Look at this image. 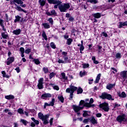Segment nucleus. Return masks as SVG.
I'll return each mask as SVG.
<instances>
[{"instance_id":"obj_17","label":"nucleus","mask_w":127,"mask_h":127,"mask_svg":"<svg viewBox=\"0 0 127 127\" xmlns=\"http://www.w3.org/2000/svg\"><path fill=\"white\" fill-rule=\"evenodd\" d=\"M20 32H21V30H20V29L15 30L13 31V34H15V35H19Z\"/></svg>"},{"instance_id":"obj_23","label":"nucleus","mask_w":127,"mask_h":127,"mask_svg":"<svg viewBox=\"0 0 127 127\" xmlns=\"http://www.w3.org/2000/svg\"><path fill=\"white\" fill-rule=\"evenodd\" d=\"M48 1L50 3H54L56 4H60V3H61V1H58L55 3H54V1L53 0H48Z\"/></svg>"},{"instance_id":"obj_28","label":"nucleus","mask_w":127,"mask_h":127,"mask_svg":"<svg viewBox=\"0 0 127 127\" xmlns=\"http://www.w3.org/2000/svg\"><path fill=\"white\" fill-rule=\"evenodd\" d=\"M92 60L93 61V63H94V64H99V62H98V61H96V57L95 56H92Z\"/></svg>"},{"instance_id":"obj_52","label":"nucleus","mask_w":127,"mask_h":127,"mask_svg":"<svg viewBox=\"0 0 127 127\" xmlns=\"http://www.w3.org/2000/svg\"><path fill=\"white\" fill-rule=\"evenodd\" d=\"M50 106H51L50 105V103L48 104L47 103H45V105L44 106V109H46V107H50Z\"/></svg>"},{"instance_id":"obj_9","label":"nucleus","mask_w":127,"mask_h":127,"mask_svg":"<svg viewBox=\"0 0 127 127\" xmlns=\"http://www.w3.org/2000/svg\"><path fill=\"white\" fill-rule=\"evenodd\" d=\"M38 88L40 90L43 89V78H41L38 80Z\"/></svg>"},{"instance_id":"obj_46","label":"nucleus","mask_w":127,"mask_h":127,"mask_svg":"<svg viewBox=\"0 0 127 127\" xmlns=\"http://www.w3.org/2000/svg\"><path fill=\"white\" fill-rule=\"evenodd\" d=\"M86 75V71H80V77H83V76H85Z\"/></svg>"},{"instance_id":"obj_27","label":"nucleus","mask_w":127,"mask_h":127,"mask_svg":"<svg viewBox=\"0 0 127 127\" xmlns=\"http://www.w3.org/2000/svg\"><path fill=\"white\" fill-rule=\"evenodd\" d=\"M73 42V40L71 38L67 39L66 44L67 45H71V43Z\"/></svg>"},{"instance_id":"obj_56","label":"nucleus","mask_w":127,"mask_h":127,"mask_svg":"<svg viewBox=\"0 0 127 127\" xmlns=\"http://www.w3.org/2000/svg\"><path fill=\"white\" fill-rule=\"evenodd\" d=\"M52 15H56V12L55 10H52L51 12Z\"/></svg>"},{"instance_id":"obj_21","label":"nucleus","mask_w":127,"mask_h":127,"mask_svg":"<svg viewBox=\"0 0 127 127\" xmlns=\"http://www.w3.org/2000/svg\"><path fill=\"white\" fill-rule=\"evenodd\" d=\"M42 25L44 26V28H46V29H48V28H50V25L47 23H43Z\"/></svg>"},{"instance_id":"obj_44","label":"nucleus","mask_w":127,"mask_h":127,"mask_svg":"<svg viewBox=\"0 0 127 127\" xmlns=\"http://www.w3.org/2000/svg\"><path fill=\"white\" fill-rule=\"evenodd\" d=\"M21 123H22L24 126H26L27 124V121L26 120H24V119H21Z\"/></svg>"},{"instance_id":"obj_49","label":"nucleus","mask_w":127,"mask_h":127,"mask_svg":"<svg viewBox=\"0 0 127 127\" xmlns=\"http://www.w3.org/2000/svg\"><path fill=\"white\" fill-rule=\"evenodd\" d=\"M43 70L44 73H45V74L48 73V71H49L48 68L44 67V68H43Z\"/></svg>"},{"instance_id":"obj_10","label":"nucleus","mask_w":127,"mask_h":127,"mask_svg":"<svg viewBox=\"0 0 127 127\" xmlns=\"http://www.w3.org/2000/svg\"><path fill=\"white\" fill-rule=\"evenodd\" d=\"M14 1L16 2V3H17V4H20L21 7H25V6H26L25 4H23V1H21V0H14Z\"/></svg>"},{"instance_id":"obj_31","label":"nucleus","mask_w":127,"mask_h":127,"mask_svg":"<svg viewBox=\"0 0 127 127\" xmlns=\"http://www.w3.org/2000/svg\"><path fill=\"white\" fill-rule=\"evenodd\" d=\"M93 15L95 18H100V17H101L100 13H95Z\"/></svg>"},{"instance_id":"obj_50","label":"nucleus","mask_w":127,"mask_h":127,"mask_svg":"<svg viewBox=\"0 0 127 127\" xmlns=\"http://www.w3.org/2000/svg\"><path fill=\"white\" fill-rule=\"evenodd\" d=\"M53 89H54V90H57V91H59V86H58V85H54L53 86Z\"/></svg>"},{"instance_id":"obj_8","label":"nucleus","mask_w":127,"mask_h":127,"mask_svg":"<svg viewBox=\"0 0 127 127\" xmlns=\"http://www.w3.org/2000/svg\"><path fill=\"white\" fill-rule=\"evenodd\" d=\"M84 109V105L82 107H80L77 105H73V111H74L75 113H78L79 111H81V110H83Z\"/></svg>"},{"instance_id":"obj_29","label":"nucleus","mask_w":127,"mask_h":127,"mask_svg":"<svg viewBox=\"0 0 127 127\" xmlns=\"http://www.w3.org/2000/svg\"><path fill=\"white\" fill-rule=\"evenodd\" d=\"M119 97H121V98H126L127 97V95L125 92H122V93L119 94Z\"/></svg>"},{"instance_id":"obj_2","label":"nucleus","mask_w":127,"mask_h":127,"mask_svg":"<svg viewBox=\"0 0 127 127\" xmlns=\"http://www.w3.org/2000/svg\"><path fill=\"white\" fill-rule=\"evenodd\" d=\"M77 89H78L77 87L73 86V85H71L70 86V88H68L66 89V93H68L70 94L69 100L71 101H72L73 99V94H74V92L75 91H76Z\"/></svg>"},{"instance_id":"obj_62","label":"nucleus","mask_w":127,"mask_h":127,"mask_svg":"<svg viewBox=\"0 0 127 127\" xmlns=\"http://www.w3.org/2000/svg\"><path fill=\"white\" fill-rule=\"evenodd\" d=\"M49 123L50 124V126H52V124H53V118H51L50 120Z\"/></svg>"},{"instance_id":"obj_58","label":"nucleus","mask_w":127,"mask_h":127,"mask_svg":"<svg viewBox=\"0 0 127 127\" xmlns=\"http://www.w3.org/2000/svg\"><path fill=\"white\" fill-rule=\"evenodd\" d=\"M82 105H85V101L84 100H81L79 102V106H82Z\"/></svg>"},{"instance_id":"obj_15","label":"nucleus","mask_w":127,"mask_h":127,"mask_svg":"<svg viewBox=\"0 0 127 127\" xmlns=\"http://www.w3.org/2000/svg\"><path fill=\"white\" fill-rule=\"evenodd\" d=\"M115 86H116L115 83L108 84L106 86V89H107L108 90H112V89H113V88H114Z\"/></svg>"},{"instance_id":"obj_26","label":"nucleus","mask_w":127,"mask_h":127,"mask_svg":"<svg viewBox=\"0 0 127 127\" xmlns=\"http://www.w3.org/2000/svg\"><path fill=\"white\" fill-rule=\"evenodd\" d=\"M58 98L59 100V101L61 102V103H64V97H63V96L59 95L58 97Z\"/></svg>"},{"instance_id":"obj_47","label":"nucleus","mask_w":127,"mask_h":127,"mask_svg":"<svg viewBox=\"0 0 127 127\" xmlns=\"http://www.w3.org/2000/svg\"><path fill=\"white\" fill-rule=\"evenodd\" d=\"M58 63L59 64H61V63L63 64H65L64 63V61L63 60H61L60 59H59V60L58 61Z\"/></svg>"},{"instance_id":"obj_40","label":"nucleus","mask_w":127,"mask_h":127,"mask_svg":"<svg viewBox=\"0 0 127 127\" xmlns=\"http://www.w3.org/2000/svg\"><path fill=\"white\" fill-rule=\"evenodd\" d=\"M55 75H56V73H55V72H51L49 75L50 79H52V78H53V77H54Z\"/></svg>"},{"instance_id":"obj_4","label":"nucleus","mask_w":127,"mask_h":127,"mask_svg":"<svg viewBox=\"0 0 127 127\" xmlns=\"http://www.w3.org/2000/svg\"><path fill=\"white\" fill-rule=\"evenodd\" d=\"M100 97L103 100L105 99H107V100H111L112 101H114V100L111 94H109L106 92L102 93V95Z\"/></svg>"},{"instance_id":"obj_16","label":"nucleus","mask_w":127,"mask_h":127,"mask_svg":"<svg viewBox=\"0 0 127 127\" xmlns=\"http://www.w3.org/2000/svg\"><path fill=\"white\" fill-rule=\"evenodd\" d=\"M89 121L92 123L93 125H97V120L95 119V117H92L91 119H89Z\"/></svg>"},{"instance_id":"obj_32","label":"nucleus","mask_w":127,"mask_h":127,"mask_svg":"<svg viewBox=\"0 0 127 127\" xmlns=\"http://www.w3.org/2000/svg\"><path fill=\"white\" fill-rule=\"evenodd\" d=\"M42 36V37H43V38H44L45 40H47V36L46 35V33H45V32H43Z\"/></svg>"},{"instance_id":"obj_20","label":"nucleus","mask_w":127,"mask_h":127,"mask_svg":"<svg viewBox=\"0 0 127 127\" xmlns=\"http://www.w3.org/2000/svg\"><path fill=\"white\" fill-rule=\"evenodd\" d=\"M101 79V73H99L96 78V80L95 81V83H99V81H100Z\"/></svg>"},{"instance_id":"obj_11","label":"nucleus","mask_w":127,"mask_h":127,"mask_svg":"<svg viewBox=\"0 0 127 127\" xmlns=\"http://www.w3.org/2000/svg\"><path fill=\"white\" fill-rule=\"evenodd\" d=\"M52 97V95L50 93H45L42 95L41 96V99H46L47 98H51Z\"/></svg>"},{"instance_id":"obj_24","label":"nucleus","mask_w":127,"mask_h":127,"mask_svg":"<svg viewBox=\"0 0 127 127\" xmlns=\"http://www.w3.org/2000/svg\"><path fill=\"white\" fill-rule=\"evenodd\" d=\"M1 36L4 39H7L8 35L5 34V33H1Z\"/></svg>"},{"instance_id":"obj_64","label":"nucleus","mask_w":127,"mask_h":127,"mask_svg":"<svg viewBox=\"0 0 127 127\" xmlns=\"http://www.w3.org/2000/svg\"><path fill=\"white\" fill-rule=\"evenodd\" d=\"M96 117L97 118H101V117H102V114L101 113L96 114Z\"/></svg>"},{"instance_id":"obj_38","label":"nucleus","mask_w":127,"mask_h":127,"mask_svg":"<svg viewBox=\"0 0 127 127\" xmlns=\"http://www.w3.org/2000/svg\"><path fill=\"white\" fill-rule=\"evenodd\" d=\"M61 76H62L63 79H64V80H67V77H66V75H65V73H64V72L62 73Z\"/></svg>"},{"instance_id":"obj_59","label":"nucleus","mask_w":127,"mask_h":127,"mask_svg":"<svg viewBox=\"0 0 127 127\" xmlns=\"http://www.w3.org/2000/svg\"><path fill=\"white\" fill-rule=\"evenodd\" d=\"M111 70H112L113 71V73H117L118 72V70H117V69H116L114 67H112Z\"/></svg>"},{"instance_id":"obj_37","label":"nucleus","mask_w":127,"mask_h":127,"mask_svg":"<svg viewBox=\"0 0 127 127\" xmlns=\"http://www.w3.org/2000/svg\"><path fill=\"white\" fill-rule=\"evenodd\" d=\"M39 3H40L41 5L43 6L45 4V0H39Z\"/></svg>"},{"instance_id":"obj_48","label":"nucleus","mask_w":127,"mask_h":127,"mask_svg":"<svg viewBox=\"0 0 127 127\" xmlns=\"http://www.w3.org/2000/svg\"><path fill=\"white\" fill-rule=\"evenodd\" d=\"M50 46L51 47H52V48H53V49H55V48H56V46H55V44H54V43H51L50 44Z\"/></svg>"},{"instance_id":"obj_60","label":"nucleus","mask_w":127,"mask_h":127,"mask_svg":"<svg viewBox=\"0 0 127 127\" xmlns=\"http://www.w3.org/2000/svg\"><path fill=\"white\" fill-rule=\"evenodd\" d=\"M88 81H89L88 83H89V85H91V84H93V81H94V79H89Z\"/></svg>"},{"instance_id":"obj_45","label":"nucleus","mask_w":127,"mask_h":127,"mask_svg":"<svg viewBox=\"0 0 127 127\" xmlns=\"http://www.w3.org/2000/svg\"><path fill=\"white\" fill-rule=\"evenodd\" d=\"M31 52V50L30 49H27L25 51V53L26 54H29Z\"/></svg>"},{"instance_id":"obj_7","label":"nucleus","mask_w":127,"mask_h":127,"mask_svg":"<svg viewBox=\"0 0 127 127\" xmlns=\"http://www.w3.org/2000/svg\"><path fill=\"white\" fill-rule=\"evenodd\" d=\"M117 122H119V123H122V122H126L127 119H126V115L123 114L121 116H119L117 118Z\"/></svg>"},{"instance_id":"obj_12","label":"nucleus","mask_w":127,"mask_h":127,"mask_svg":"<svg viewBox=\"0 0 127 127\" xmlns=\"http://www.w3.org/2000/svg\"><path fill=\"white\" fill-rule=\"evenodd\" d=\"M124 26H127V21L125 22H119V28H123Z\"/></svg>"},{"instance_id":"obj_5","label":"nucleus","mask_w":127,"mask_h":127,"mask_svg":"<svg viewBox=\"0 0 127 127\" xmlns=\"http://www.w3.org/2000/svg\"><path fill=\"white\" fill-rule=\"evenodd\" d=\"M100 108L102 109V110H104L105 112H109V105H108V103L104 102L102 104H101L99 105Z\"/></svg>"},{"instance_id":"obj_55","label":"nucleus","mask_w":127,"mask_h":127,"mask_svg":"<svg viewBox=\"0 0 127 127\" xmlns=\"http://www.w3.org/2000/svg\"><path fill=\"white\" fill-rule=\"evenodd\" d=\"M62 55H63V57H67V52H63L62 53Z\"/></svg>"},{"instance_id":"obj_57","label":"nucleus","mask_w":127,"mask_h":127,"mask_svg":"<svg viewBox=\"0 0 127 127\" xmlns=\"http://www.w3.org/2000/svg\"><path fill=\"white\" fill-rule=\"evenodd\" d=\"M85 49V48L84 47L83 45H81L80 48L79 49L80 51H84V50Z\"/></svg>"},{"instance_id":"obj_1","label":"nucleus","mask_w":127,"mask_h":127,"mask_svg":"<svg viewBox=\"0 0 127 127\" xmlns=\"http://www.w3.org/2000/svg\"><path fill=\"white\" fill-rule=\"evenodd\" d=\"M38 116L39 119L42 121L44 125H48V124H49L48 120L49 119V117H50V115L47 114L44 115L42 113H39Z\"/></svg>"},{"instance_id":"obj_13","label":"nucleus","mask_w":127,"mask_h":127,"mask_svg":"<svg viewBox=\"0 0 127 127\" xmlns=\"http://www.w3.org/2000/svg\"><path fill=\"white\" fill-rule=\"evenodd\" d=\"M15 5L16 6L15 8L16 9V10H18V11H23V12H26V11L24 10L21 8V7L18 6V5L15 4Z\"/></svg>"},{"instance_id":"obj_42","label":"nucleus","mask_w":127,"mask_h":127,"mask_svg":"<svg viewBox=\"0 0 127 127\" xmlns=\"http://www.w3.org/2000/svg\"><path fill=\"white\" fill-rule=\"evenodd\" d=\"M54 103H55V99L53 98L52 101L50 102V105L53 107L54 106Z\"/></svg>"},{"instance_id":"obj_25","label":"nucleus","mask_w":127,"mask_h":127,"mask_svg":"<svg viewBox=\"0 0 127 127\" xmlns=\"http://www.w3.org/2000/svg\"><path fill=\"white\" fill-rule=\"evenodd\" d=\"M122 58V54L117 53L116 54V59H120Z\"/></svg>"},{"instance_id":"obj_51","label":"nucleus","mask_w":127,"mask_h":127,"mask_svg":"<svg viewBox=\"0 0 127 127\" xmlns=\"http://www.w3.org/2000/svg\"><path fill=\"white\" fill-rule=\"evenodd\" d=\"M34 62H35V64H36L37 65H38V64H40V62L39 61V60H38V59L34 60Z\"/></svg>"},{"instance_id":"obj_41","label":"nucleus","mask_w":127,"mask_h":127,"mask_svg":"<svg viewBox=\"0 0 127 127\" xmlns=\"http://www.w3.org/2000/svg\"><path fill=\"white\" fill-rule=\"evenodd\" d=\"M82 66L84 69H86V68H89V65L88 64H83Z\"/></svg>"},{"instance_id":"obj_53","label":"nucleus","mask_w":127,"mask_h":127,"mask_svg":"<svg viewBox=\"0 0 127 127\" xmlns=\"http://www.w3.org/2000/svg\"><path fill=\"white\" fill-rule=\"evenodd\" d=\"M89 121H90V119H85L83 121V123L84 124H87V123L89 122Z\"/></svg>"},{"instance_id":"obj_61","label":"nucleus","mask_w":127,"mask_h":127,"mask_svg":"<svg viewBox=\"0 0 127 127\" xmlns=\"http://www.w3.org/2000/svg\"><path fill=\"white\" fill-rule=\"evenodd\" d=\"M20 51L21 53H24V48L23 47L20 48Z\"/></svg>"},{"instance_id":"obj_43","label":"nucleus","mask_w":127,"mask_h":127,"mask_svg":"<svg viewBox=\"0 0 127 127\" xmlns=\"http://www.w3.org/2000/svg\"><path fill=\"white\" fill-rule=\"evenodd\" d=\"M1 74H2V76L5 78H7L8 76L6 75V73H5V71H1Z\"/></svg>"},{"instance_id":"obj_30","label":"nucleus","mask_w":127,"mask_h":127,"mask_svg":"<svg viewBox=\"0 0 127 127\" xmlns=\"http://www.w3.org/2000/svg\"><path fill=\"white\" fill-rule=\"evenodd\" d=\"M88 113H89V112L88 111H84L83 112V117L84 118L86 117H89L90 115H89V114H88Z\"/></svg>"},{"instance_id":"obj_18","label":"nucleus","mask_w":127,"mask_h":127,"mask_svg":"<svg viewBox=\"0 0 127 127\" xmlns=\"http://www.w3.org/2000/svg\"><path fill=\"white\" fill-rule=\"evenodd\" d=\"M15 20L14 21V22H15V23H16V22H19V21H20V19H21V17H20L19 15H16L15 16Z\"/></svg>"},{"instance_id":"obj_39","label":"nucleus","mask_w":127,"mask_h":127,"mask_svg":"<svg viewBox=\"0 0 127 127\" xmlns=\"http://www.w3.org/2000/svg\"><path fill=\"white\" fill-rule=\"evenodd\" d=\"M17 112L19 114H20V115H23V114H24V113H23V110L21 108H19Z\"/></svg>"},{"instance_id":"obj_6","label":"nucleus","mask_w":127,"mask_h":127,"mask_svg":"<svg viewBox=\"0 0 127 127\" xmlns=\"http://www.w3.org/2000/svg\"><path fill=\"white\" fill-rule=\"evenodd\" d=\"M93 103H94V99H93V98H91L89 103H85L84 104V107H86L87 108L95 107V105L92 104Z\"/></svg>"},{"instance_id":"obj_19","label":"nucleus","mask_w":127,"mask_h":127,"mask_svg":"<svg viewBox=\"0 0 127 127\" xmlns=\"http://www.w3.org/2000/svg\"><path fill=\"white\" fill-rule=\"evenodd\" d=\"M5 99L6 100H12L14 99V96L12 95L5 96Z\"/></svg>"},{"instance_id":"obj_36","label":"nucleus","mask_w":127,"mask_h":127,"mask_svg":"<svg viewBox=\"0 0 127 127\" xmlns=\"http://www.w3.org/2000/svg\"><path fill=\"white\" fill-rule=\"evenodd\" d=\"M122 76H123L124 79H127V71L122 72Z\"/></svg>"},{"instance_id":"obj_54","label":"nucleus","mask_w":127,"mask_h":127,"mask_svg":"<svg viewBox=\"0 0 127 127\" xmlns=\"http://www.w3.org/2000/svg\"><path fill=\"white\" fill-rule=\"evenodd\" d=\"M48 21H49V23H51V24H53V19H52V18H50L48 20Z\"/></svg>"},{"instance_id":"obj_3","label":"nucleus","mask_w":127,"mask_h":127,"mask_svg":"<svg viewBox=\"0 0 127 127\" xmlns=\"http://www.w3.org/2000/svg\"><path fill=\"white\" fill-rule=\"evenodd\" d=\"M59 8L62 12H65L67 9L70 8V3H63L62 5L59 6Z\"/></svg>"},{"instance_id":"obj_22","label":"nucleus","mask_w":127,"mask_h":127,"mask_svg":"<svg viewBox=\"0 0 127 127\" xmlns=\"http://www.w3.org/2000/svg\"><path fill=\"white\" fill-rule=\"evenodd\" d=\"M63 58L64 59V64H66V63H69V58H68L67 57H63Z\"/></svg>"},{"instance_id":"obj_33","label":"nucleus","mask_w":127,"mask_h":127,"mask_svg":"<svg viewBox=\"0 0 127 127\" xmlns=\"http://www.w3.org/2000/svg\"><path fill=\"white\" fill-rule=\"evenodd\" d=\"M77 92V94H82L83 93V89L81 88V87H78Z\"/></svg>"},{"instance_id":"obj_63","label":"nucleus","mask_w":127,"mask_h":127,"mask_svg":"<svg viewBox=\"0 0 127 127\" xmlns=\"http://www.w3.org/2000/svg\"><path fill=\"white\" fill-rule=\"evenodd\" d=\"M102 35L104 36L105 37H108V34H107L106 32H104L102 33Z\"/></svg>"},{"instance_id":"obj_35","label":"nucleus","mask_w":127,"mask_h":127,"mask_svg":"<svg viewBox=\"0 0 127 127\" xmlns=\"http://www.w3.org/2000/svg\"><path fill=\"white\" fill-rule=\"evenodd\" d=\"M87 2H90V3H97L98 0H88Z\"/></svg>"},{"instance_id":"obj_14","label":"nucleus","mask_w":127,"mask_h":127,"mask_svg":"<svg viewBox=\"0 0 127 127\" xmlns=\"http://www.w3.org/2000/svg\"><path fill=\"white\" fill-rule=\"evenodd\" d=\"M8 61L7 62V65L11 64L14 61V57H10L7 59Z\"/></svg>"},{"instance_id":"obj_34","label":"nucleus","mask_w":127,"mask_h":127,"mask_svg":"<svg viewBox=\"0 0 127 127\" xmlns=\"http://www.w3.org/2000/svg\"><path fill=\"white\" fill-rule=\"evenodd\" d=\"M31 120H32V121H33L34 123H35V125H39V121L35 120V119H34V118H32Z\"/></svg>"}]
</instances>
